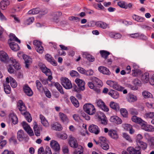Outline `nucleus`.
I'll return each instance as SVG.
<instances>
[{
    "mask_svg": "<svg viewBox=\"0 0 154 154\" xmlns=\"http://www.w3.org/2000/svg\"><path fill=\"white\" fill-rule=\"evenodd\" d=\"M137 143L139 146L137 149L132 147H130L127 148V151L130 154H141L140 149H141L144 150L147 148V144L142 141H138Z\"/></svg>",
    "mask_w": 154,
    "mask_h": 154,
    "instance_id": "nucleus-1",
    "label": "nucleus"
},
{
    "mask_svg": "<svg viewBox=\"0 0 154 154\" xmlns=\"http://www.w3.org/2000/svg\"><path fill=\"white\" fill-rule=\"evenodd\" d=\"M83 109L89 115H93L96 112L94 106L91 104H85L83 106Z\"/></svg>",
    "mask_w": 154,
    "mask_h": 154,
    "instance_id": "nucleus-2",
    "label": "nucleus"
},
{
    "mask_svg": "<svg viewBox=\"0 0 154 154\" xmlns=\"http://www.w3.org/2000/svg\"><path fill=\"white\" fill-rule=\"evenodd\" d=\"M106 84L113 88L118 91H122L124 88L119 85L115 81L108 80L106 81Z\"/></svg>",
    "mask_w": 154,
    "mask_h": 154,
    "instance_id": "nucleus-3",
    "label": "nucleus"
},
{
    "mask_svg": "<svg viewBox=\"0 0 154 154\" xmlns=\"http://www.w3.org/2000/svg\"><path fill=\"white\" fill-rule=\"evenodd\" d=\"M61 84L66 89L71 88L72 85L70 81L67 78L63 77L61 79Z\"/></svg>",
    "mask_w": 154,
    "mask_h": 154,
    "instance_id": "nucleus-4",
    "label": "nucleus"
},
{
    "mask_svg": "<svg viewBox=\"0 0 154 154\" xmlns=\"http://www.w3.org/2000/svg\"><path fill=\"white\" fill-rule=\"evenodd\" d=\"M33 44L36 51L40 54H42L44 51V48L41 45V42L38 40L33 42Z\"/></svg>",
    "mask_w": 154,
    "mask_h": 154,
    "instance_id": "nucleus-5",
    "label": "nucleus"
},
{
    "mask_svg": "<svg viewBox=\"0 0 154 154\" xmlns=\"http://www.w3.org/2000/svg\"><path fill=\"white\" fill-rule=\"evenodd\" d=\"M141 126L142 129L146 131L152 132L154 131V127L147 124L146 122L143 121L140 125Z\"/></svg>",
    "mask_w": 154,
    "mask_h": 154,
    "instance_id": "nucleus-6",
    "label": "nucleus"
},
{
    "mask_svg": "<svg viewBox=\"0 0 154 154\" xmlns=\"http://www.w3.org/2000/svg\"><path fill=\"white\" fill-rule=\"evenodd\" d=\"M61 14V13L59 12H55L52 13L50 17L51 21L56 23H57L59 21V16Z\"/></svg>",
    "mask_w": 154,
    "mask_h": 154,
    "instance_id": "nucleus-7",
    "label": "nucleus"
},
{
    "mask_svg": "<svg viewBox=\"0 0 154 154\" xmlns=\"http://www.w3.org/2000/svg\"><path fill=\"white\" fill-rule=\"evenodd\" d=\"M96 103L98 107L101 108L104 111L107 112L109 110V108L105 105L104 103L100 99L97 100Z\"/></svg>",
    "mask_w": 154,
    "mask_h": 154,
    "instance_id": "nucleus-8",
    "label": "nucleus"
},
{
    "mask_svg": "<svg viewBox=\"0 0 154 154\" xmlns=\"http://www.w3.org/2000/svg\"><path fill=\"white\" fill-rule=\"evenodd\" d=\"M22 125L23 129L30 136H32L34 135L32 130L26 122H23L22 123Z\"/></svg>",
    "mask_w": 154,
    "mask_h": 154,
    "instance_id": "nucleus-9",
    "label": "nucleus"
},
{
    "mask_svg": "<svg viewBox=\"0 0 154 154\" xmlns=\"http://www.w3.org/2000/svg\"><path fill=\"white\" fill-rule=\"evenodd\" d=\"M69 143L70 146L74 148H76L78 146L76 140L72 136H70L69 137Z\"/></svg>",
    "mask_w": 154,
    "mask_h": 154,
    "instance_id": "nucleus-10",
    "label": "nucleus"
},
{
    "mask_svg": "<svg viewBox=\"0 0 154 154\" xmlns=\"http://www.w3.org/2000/svg\"><path fill=\"white\" fill-rule=\"evenodd\" d=\"M50 146L51 148L55 152H58L60 149V145L56 141L52 140H51L50 143Z\"/></svg>",
    "mask_w": 154,
    "mask_h": 154,
    "instance_id": "nucleus-11",
    "label": "nucleus"
},
{
    "mask_svg": "<svg viewBox=\"0 0 154 154\" xmlns=\"http://www.w3.org/2000/svg\"><path fill=\"white\" fill-rule=\"evenodd\" d=\"M90 80L95 84L96 86L98 88H100L103 85V83L102 81L97 77H91L90 78Z\"/></svg>",
    "mask_w": 154,
    "mask_h": 154,
    "instance_id": "nucleus-12",
    "label": "nucleus"
},
{
    "mask_svg": "<svg viewBox=\"0 0 154 154\" xmlns=\"http://www.w3.org/2000/svg\"><path fill=\"white\" fill-rule=\"evenodd\" d=\"M90 80L95 84L96 86L98 88H100L103 85V83L102 81L97 77H91L90 78Z\"/></svg>",
    "mask_w": 154,
    "mask_h": 154,
    "instance_id": "nucleus-13",
    "label": "nucleus"
},
{
    "mask_svg": "<svg viewBox=\"0 0 154 154\" xmlns=\"http://www.w3.org/2000/svg\"><path fill=\"white\" fill-rule=\"evenodd\" d=\"M90 80L95 84L96 86L98 88H100L103 85V83L102 81L97 77H91L90 78Z\"/></svg>",
    "mask_w": 154,
    "mask_h": 154,
    "instance_id": "nucleus-14",
    "label": "nucleus"
},
{
    "mask_svg": "<svg viewBox=\"0 0 154 154\" xmlns=\"http://www.w3.org/2000/svg\"><path fill=\"white\" fill-rule=\"evenodd\" d=\"M90 80L95 84L96 86L98 88H100L103 85V83L102 81L97 77H91L90 78Z\"/></svg>",
    "mask_w": 154,
    "mask_h": 154,
    "instance_id": "nucleus-15",
    "label": "nucleus"
},
{
    "mask_svg": "<svg viewBox=\"0 0 154 154\" xmlns=\"http://www.w3.org/2000/svg\"><path fill=\"white\" fill-rule=\"evenodd\" d=\"M9 60V57L6 52L3 51H0V60L1 61L6 63Z\"/></svg>",
    "mask_w": 154,
    "mask_h": 154,
    "instance_id": "nucleus-16",
    "label": "nucleus"
},
{
    "mask_svg": "<svg viewBox=\"0 0 154 154\" xmlns=\"http://www.w3.org/2000/svg\"><path fill=\"white\" fill-rule=\"evenodd\" d=\"M59 117L63 123L67 124L69 122V119L67 116L65 114L61 112L59 113Z\"/></svg>",
    "mask_w": 154,
    "mask_h": 154,
    "instance_id": "nucleus-17",
    "label": "nucleus"
},
{
    "mask_svg": "<svg viewBox=\"0 0 154 154\" xmlns=\"http://www.w3.org/2000/svg\"><path fill=\"white\" fill-rule=\"evenodd\" d=\"M99 113L100 115L99 114H98V120L100 121L102 124L106 125L107 124V120L105 115L100 112H99Z\"/></svg>",
    "mask_w": 154,
    "mask_h": 154,
    "instance_id": "nucleus-18",
    "label": "nucleus"
},
{
    "mask_svg": "<svg viewBox=\"0 0 154 154\" xmlns=\"http://www.w3.org/2000/svg\"><path fill=\"white\" fill-rule=\"evenodd\" d=\"M76 83L77 84L79 89L81 91L84 90L85 89V82L83 81L82 80L79 79H76L75 81Z\"/></svg>",
    "mask_w": 154,
    "mask_h": 154,
    "instance_id": "nucleus-19",
    "label": "nucleus"
},
{
    "mask_svg": "<svg viewBox=\"0 0 154 154\" xmlns=\"http://www.w3.org/2000/svg\"><path fill=\"white\" fill-rule=\"evenodd\" d=\"M23 91L28 96H31L33 94V93L32 91L27 85H25L23 87Z\"/></svg>",
    "mask_w": 154,
    "mask_h": 154,
    "instance_id": "nucleus-20",
    "label": "nucleus"
},
{
    "mask_svg": "<svg viewBox=\"0 0 154 154\" xmlns=\"http://www.w3.org/2000/svg\"><path fill=\"white\" fill-rule=\"evenodd\" d=\"M98 69L100 72L104 74L109 75L111 74L109 69L106 67L100 66L98 67Z\"/></svg>",
    "mask_w": 154,
    "mask_h": 154,
    "instance_id": "nucleus-21",
    "label": "nucleus"
},
{
    "mask_svg": "<svg viewBox=\"0 0 154 154\" xmlns=\"http://www.w3.org/2000/svg\"><path fill=\"white\" fill-rule=\"evenodd\" d=\"M88 129L90 132L96 134H98L99 132V130L98 126L94 125H91L89 127Z\"/></svg>",
    "mask_w": 154,
    "mask_h": 154,
    "instance_id": "nucleus-22",
    "label": "nucleus"
},
{
    "mask_svg": "<svg viewBox=\"0 0 154 154\" xmlns=\"http://www.w3.org/2000/svg\"><path fill=\"white\" fill-rule=\"evenodd\" d=\"M45 58L53 66H56L57 65L56 61L54 60L53 58L50 54H46L45 55Z\"/></svg>",
    "mask_w": 154,
    "mask_h": 154,
    "instance_id": "nucleus-23",
    "label": "nucleus"
},
{
    "mask_svg": "<svg viewBox=\"0 0 154 154\" xmlns=\"http://www.w3.org/2000/svg\"><path fill=\"white\" fill-rule=\"evenodd\" d=\"M110 121L111 122H114L117 124H120L122 122L121 119L118 117L116 116H111L110 118Z\"/></svg>",
    "mask_w": 154,
    "mask_h": 154,
    "instance_id": "nucleus-24",
    "label": "nucleus"
},
{
    "mask_svg": "<svg viewBox=\"0 0 154 154\" xmlns=\"http://www.w3.org/2000/svg\"><path fill=\"white\" fill-rule=\"evenodd\" d=\"M108 135L112 138L116 139L118 138V135L116 131L111 130L108 132Z\"/></svg>",
    "mask_w": 154,
    "mask_h": 154,
    "instance_id": "nucleus-25",
    "label": "nucleus"
},
{
    "mask_svg": "<svg viewBox=\"0 0 154 154\" xmlns=\"http://www.w3.org/2000/svg\"><path fill=\"white\" fill-rule=\"evenodd\" d=\"M10 2L8 0H2L0 2L1 8L2 10L6 9L7 7L9 5Z\"/></svg>",
    "mask_w": 154,
    "mask_h": 154,
    "instance_id": "nucleus-26",
    "label": "nucleus"
},
{
    "mask_svg": "<svg viewBox=\"0 0 154 154\" xmlns=\"http://www.w3.org/2000/svg\"><path fill=\"white\" fill-rule=\"evenodd\" d=\"M23 57L25 61V67L28 68L31 62V59L26 55H23Z\"/></svg>",
    "mask_w": 154,
    "mask_h": 154,
    "instance_id": "nucleus-27",
    "label": "nucleus"
},
{
    "mask_svg": "<svg viewBox=\"0 0 154 154\" xmlns=\"http://www.w3.org/2000/svg\"><path fill=\"white\" fill-rule=\"evenodd\" d=\"M10 60L12 64V66L15 69L18 70L21 68V66L18 61L15 59L13 58H11Z\"/></svg>",
    "mask_w": 154,
    "mask_h": 154,
    "instance_id": "nucleus-28",
    "label": "nucleus"
},
{
    "mask_svg": "<svg viewBox=\"0 0 154 154\" xmlns=\"http://www.w3.org/2000/svg\"><path fill=\"white\" fill-rule=\"evenodd\" d=\"M18 107L22 114H23V112L26 111V107L22 101H19L18 102Z\"/></svg>",
    "mask_w": 154,
    "mask_h": 154,
    "instance_id": "nucleus-29",
    "label": "nucleus"
},
{
    "mask_svg": "<svg viewBox=\"0 0 154 154\" xmlns=\"http://www.w3.org/2000/svg\"><path fill=\"white\" fill-rule=\"evenodd\" d=\"M9 118L11 120L14 124H16L18 122L17 118L16 115L14 113H10L9 116Z\"/></svg>",
    "mask_w": 154,
    "mask_h": 154,
    "instance_id": "nucleus-30",
    "label": "nucleus"
},
{
    "mask_svg": "<svg viewBox=\"0 0 154 154\" xmlns=\"http://www.w3.org/2000/svg\"><path fill=\"white\" fill-rule=\"evenodd\" d=\"M40 68L43 72L46 75H50L51 74V71L50 69L47 68L44 64L41 65Z\"/></svg>",
    "mask_w": 154,
    "mask_h": 154,
    "instance_id": "nucleus-31",
    "label": "nucleus"
},
{
    "mask_svg": "<svg viewBox=\"0 0 154 154\" xmlns=\"http://www.w3.org/2000/svg\"><path fill=\"white\" fill-rule=\"evenodd\" d=\"M108 94L115 99L118 98L119 96V94L117 91L113 90H112L109 92Z\"/></svg>",
    "mask_w": 154,
    "mask_h": 154,
    "instance_id": "nucleus-32",
    "label": "nucleus"
},
{
    "mask_svg": "<svg viewBox=\"0 0 154 154\" xmlns=\"http://www.w3.org/2000/svg\"><path fill=\"white\" fill-rule=\"evenodd\" d=\"M131 120L132 122L140 124L142 123L143 121L142 119L140 118H139L135 116H133L131 117Z\"/></svg>",
    "mask_w": 154,
    "mask_h": 154,
    "instance_id": "nucleus-33",
    "label": "nucleus"
},
{
    "mask_svg": "<svg viewBox=\"0 0 154 154\" xmlns=\"http://www.w3.org/2000/svg\"><path fill=\"white\" fill-rule=\"evenodd\" d=\"M11 48L14 51H16L19 49V47L18 44L14 42H11L9 44Z\"/></svg>",
    "mask_w": 154,
    "mask_h": 154,
    "instance_id": "nucleus-34",
    "label": "nucleus"
},
{
    "mask_svg": "<svg viewBox=\"0 0 154 154\" xmlns=\"http://www.w3.org/2000/svg\"><path fill=\"white\" fill-rule=\"evenodd\" d=\"M52 129L54 130L61 131L62 129V127L61 125L57 123H54L51 125Z\"/></svg>",
    "mask_w": 154,
    "mask_h": 154,
    "instance_id": "nucleus-35",
    "label": "nucleus"
},
{
    "mask_svg": "<svg viewBox=\"0 0 154 154\" xmlns=\"http://www.w3.org/2000/svg\"><path fill=\"white\" fill-rule=\"evenodd\" d=\"M109 106L111 108L116 111L119 110V104L117 103L112 101L109 104Z\"/></svg>",
    "mask_w": 154,
    "mask_h": 154,
    "instance_id": "nucleus-36",
    "label": "nucleus"
},
{
    "mask_svg": "<svg viewBox=\"0 0 154 154\" xmlns=\"http://www.w3.org/2000/svg\"><path fill=\"white\" fill-rule=\"evenodd\" d=\"M17 139L19 141L22 140L25 137L23 131L21 130L18 131L17 133Z\"/></svg>",
    "mask_w": 154,
    "mask_h": 154,
    "instance_id": "nucleus-37",
    "label": "nucleus"
},
{
    "mask_svg": "<svg viewBox=\"0 0 154 154\" xmlns=\"http://www.w3.org/2000/svg\"><path fill=\"white\" fill-rule=\"evenodd\" d=\"M83 57L90 62H93L94 60V58L86 52H84L83 53Z\"/></svg>",
    "mask_w": 154,
    "mask_h": 154,
    "instance_id": "nucleus-38",
    "label": "nucleus"
},
{
    "mask_svg": "<svg viewBox=\"0 0 154 154\" xmlns=\"http://www.w3.org/2000/svg\"><path fill=\"white\" fill-rule=\"evenodd\" d=\"M95 25L98 26L103 29H106L107 27V25L103 22L97 21L95 23Z\"/></svg>",
    "mask_w": 154,
    "mask_h": 154,
    "instance_id": "nucleus-39",
    "label": "nucleus"
},
{
    "mask_svg": "<svg viewBox=\"0 0 154 154\" xmlns=\"http://www.w3.org/2000/svg\"><path fill=\"white\" fill-rule=\"evenodd\" d=\"M22 114L24 116L26 120L28 122H30L32 121V118L31 115L29 112L25 111L23 112Z\"/></svg>",
    "mask_w": 154,
    "mask_h": 154,
    "instance_id": "nucleus-40",
    "label": "nucleus"
},
{
    "mask_svg": "<svg viewBox=\"0 0 154 154\" xmlns=\"http://www.w3.org/2000/svg\"><path fill=\"white\" fill-rule=\"evenodd\" d=\"M40 119L42 124L45 127H47L48 126V123L44 117L42 115H40Z\"/></svg>",
    "mask_w": 154,
    "mask_h": 154,
    "instance_id": "nucleus-41",
    "label": "nucleus"
},
{
    "mask_svg": "<svg viewBox=\"0 0 154 154\" xmlns=\"http://www.w3.org/2000/svg\"><path fill=\"white\" fill-rule=\"evenodd\" d=\"M109 36L111 38H113L115 39H119L121 38L122 35L119 33H116L113 32H111L109 34Z\"/></svg>",
    "mask_w": 154,
    "mask_h": 154,
    "instance_id": "nucleus-42",
    "label": "nucleus"
},
{
    "mask_svg": "<svg viewBox=\"0 0 154 154\" xmlns=\"http://www.w3.org/2000/svg\"><path fill=\"white\" fill-rule=\"evenodd\" d=\"M100 53L101 57L105 59H106L108 56L110 54L109 52L105 50L100 51Z\"/></svg>",
    "mask_w": 154,
    "mask_h": 154,
    "instance_id": "nucleus-43",
    "label": "nucleus"
},
{
    "mask_svg": "<svg viewBox=\"0 0 154 154\" xmlns=\"http://www.w3.org/2000/svg\"><path fill=\"white\" fill-rule=\"evenodd\" d=\"M127 99L128 102H131L136 101L137 100L136 97L132 94H129L127 97Z\"/></svg>",
    "mask_w": 154,
    "mask_h": 154,
    "instance_id": "nucleus-44",
    "label": "nucleus"
},
{
    "mask_svg": "<svg viewBox=\"0 0 154 154\" xmlns=\"http://www.w3.org/2000/svg\"><path fill=\"white\" fill-rule=\"evenodd\" d=\"M35 124L33 127V129L35 134L37 136H39L40 135V130L39 128L38 127L37 125L36 122H35Z\"/></svg>",
    "mask_w": 154,
    "mask_h": 154,
    "instance_id": "nucleus-45",
    "label": "nucleus"
},
{
    "mask_svg": "<svg viewBox=\"0 0 154 154\" xmlns=\"http://www.w3.org/2000/svg\"><path fill=\"white\" fill-rule=\"evenodd\" d=\"M70 100L74 106L76 107H78L79 106L78 101L74 97L72 96L70 98Z\"/></svg>",
    "mask_w": 154,
    "mask_h": 154,
    "instance_id": "nucleus-46",
    "label": "nucleus"
},
{
    "mask_svg": "<svg viewBox=\"0 0 154 154\" xmlns=\"http://www.w3.org/2000/svg\"><path fill=\"white\" fill-rule=\"evenodd\" d=\"M133 18L135 21L138 22H142L144 20V18L136 14L134 15Z\"/></svg>",
    "mask_w": 154,
    "mask_h": 154,
    "instance_id": "nucleus-47",
    "label": "nucleus"
},
{
    "mask_svg": "<svg viewBox=\"0 0 154 154\" xmlns=\"http://www.w3.org/2000/svg\"><path fill=\"white\" fill-rule=\"evenodd\" d=\"M88 86L91 89H94L95 91L98 93L100 92V90L96 88L94 84L92 82H88Z\"/></svg>",
    "mask_w": 154,
    "mask_h": 154,
    "instance_id": "nucleus-48",
    "label": "nucleus"
},
{
    "mask_svg": "<svg viewBox=\"0 0 154 154\" xmlns=\"http://www.w3.org/2000/svg\"><path fill=\"white\" fill-rule=\"evenodd\" d=\"M10 38L9 40L11 41H15L19 43H20V41L19 40L15 35L13 34H11L10 35Z\"/></svg>",
    "mask_w": 154,
    "mask_h": 154,
    "instance_id": "nucleus-49",
    "label": "nucleus"
},
{
    "mask_svg": "<svg viewBox=\"0 0 154 154\" xmlns=\"http://www.w3.org/2000/svg\"><path fill=\"white\" fill-rule=\"evenodd\" d=\"M39 12V8H35L30 10L28 11V14H35L38 13Z\"/></svg>",
    "mask_w": 154,
    "mask_h": 154,
    "instance_id": "nucleus-50",
    "label": "nucleus"
},
{
    "mask_svg": "<svg viewBox=\"0 0 154 154\" xmlns=\"http://www.w3.org/2000/svg\"><path fill=\"white\" fill-rule=\"evenodd\" d=\"M141 79L145 83H147L149 81V74L145 73L141 77Z\"/></svg>",
    "mask_w": 154,
    "mask_h": 154,
    "instance_id": "nucleus-51",
    "label": "nucleus"
},
{
    "mask_svg": "<svg viewBox=\"0 0 154 154\" xmlns=\"http://www.w3.org/2000/svg\"><path fill=\"white\" fill-rule=\"evenodd\" d=\"M10 82L11 86L13 88H16L17 85V83L16 80L11 77H10Z\"/></svg>",
    "mask_w": 154,
    "mask_h": 154,
    "instance_id": "nucleus-52",
    "label": "nucleus"
},
{
    "mask_svg": "<svg viewBox=\"0 0 154 154\" xmlns=\"http://www.w3.org/2000/svg\"><path fill=\"white\" fill-rule=\"evenodd\" d=\"M54 86L57 88L58 91L61 94L63 93V91L62 86L58 83L56 82L54 84Z\"/></svg>",
    "mask_w": 154,
    "mask_h": 154,
    "instance_id": "nucleus-53",
    "label": "nucleus"
},
{
    "mask_svg": "<svg viewBox=\"0 0 154 154\" xmlns=\"http://www.w3.org/2000/svg\"><path fill=\"white\" fill-rule=\"evenodd\" d=\"M34 18L33 17H29L26 19L24 21L25 25H29L32 23L34 21Z\"/></svg>",
    "mask_w": 154,
    "mask_h": 154,
    "instance_id": "nucleus-54",
    "label": "nucleus"
},
{
    "mask_svg": "<svg viewBox=\"0 0 154 154\" xmlns=\"http://www.w3.org/2000/svg\"><path fill=\"white\" fill-rule=\"evenodd\" d=\"M145 116L146 118L154 119V112H149L146 113Z\"/></svg>",
    "mask_w": 154,
    "mask_h": 154,
    "instance_id": "nucleus-55",
    "label": "nucleus"
},
{
    "mask_svg": "<svg viewBox=\"0 0 154 154\" xmlns=\"http://www.w3.org/2000/svg\"><path fill=\"white\" fill-rule=\"evenodd\" d=\"M120 112L122 115L124 117H127L128 116V113L127 110L125 109H121L120 110Z\"/></svg>",
    "mask_w": 154,
    "mask_h": 154,
    "instance_id": "nucleus-56",
    "label": "nucleus"
},
{
    "mask_svg": "<svg viewBox=\"0 0 154 154\" xmlns=\"http://www.w3.org/2000/svg\"><path fill=\"white\" fill-rule=\"evenodd\" d=\"M4 90L6 94H9L10 93L11 88L9 85L6 84L5 85H4Z\"/></svg>",
    "mask_w": 154,
    "mask_h": 154,
    "instance_id": "nucleus-57",
    "label": "nucleus"
},
{
    "mask_svg": "<svg viewBox=\"0 0 154 154\" xmlns=\"http://www.w3.org/2000/svg\"><path fill=\"white\" fill-rule=\"evenodd\" d=\"M35 84L38 90L41 91L43 89L42 85L39 80H36L35 82Z\"/></svg>",
    "mask_w": 154,
    "mask_h": 154,
    "instance_id": "nucleus-58",
    "label": "nucleus"
},
{
    "mask_svg": "<svg viewBox=\"0 0 154 154\" xmlns=\"http://www.w3.org/2000/svg\"><path fill=\"white\" fill-rule=\"evenodd\" d=\"M142 94L144 97L145 98L150 97L152 95L151 93L147 91H144L143 92Z\"/></svg>",
    "mask_w": 154,
    "mask_h": 154,
    "instance_id": "nucleus-59",
    "label": "nucleus"
},
{
    "mask_svg": "<svg viewBox=\"0 0 154 154\" xmlns=\"http://www.w3.org/2000/svg\"><path fill=\"white\" fill-rule=\"evenodd\" d=\"M100 146L104 150H107L109 148V146L107 142L100 144Z\"/></svg>",
    "mask_w": 154,
    "mask_h": 154,
    "instance_id": "nucleus-60",
    "label": "nucleus"
},
{
    "mask_svg": "<svg viewBox=\"0 0 154 154\" xmlns=\"http://www.w3.org/2000/svg\"><path fill=\"white\" fill-rule=\"evenodd\" d=\"M69 20L74 22H77L80 21V19L74 16H70L69 17Z\"/></svg>",
    "mask_w": 154,
    "mask_h": 154,
    "instance_id": "nucleus-61",
    "label": "nucleus"
},
{
    "mask_svg": "<svg viewBox=\"0 0 154 154\" xmlns=\"http://www.w3.org/2000/svg\"><path fill=\"white\" fill-rule=\"evenodd\" d=\"M130 113L132 115L134 116L135 115H137L138 114V112L137 110L135 109L134 108H130L129 110Z\"/></svg>",
    "mask_w": 154,
    "mask_h": 154,
    "instance_id": "nucleus-62",
    "label": "nucleus"
},
{
    "mask_svg": "<svg viewBox=\"0 0 154 154\" xmlns=\"http://www.w3.org/2000/svg\"><path fill=\"white\" fill-rule=\"evenodd\" d=\"M106 138L103 137H100L99 138V142L100 145L107 142Z\"/></svg>",
    "mask_w": 154,
    "mask_h": 154,
    "instance_id": "nucleus-63",
    "label": "nucleus"
},
{
    "mask_svg": "<svg viewBox=\"0 0 154 154\" xmlns=\"http://www.w3.org/2000/svg\"><path fill=\"white\" fill-rule=\"evenodd\" d=\"M70 75L72 77H78L79 76V73L76 71L72 70L70 73Z\"/></svg>",
    "mask_w": 154,
    "mask_h": 154,
    "instance_id": "nucleus-64",
    "label": "nucleus"
}]
</instances>
